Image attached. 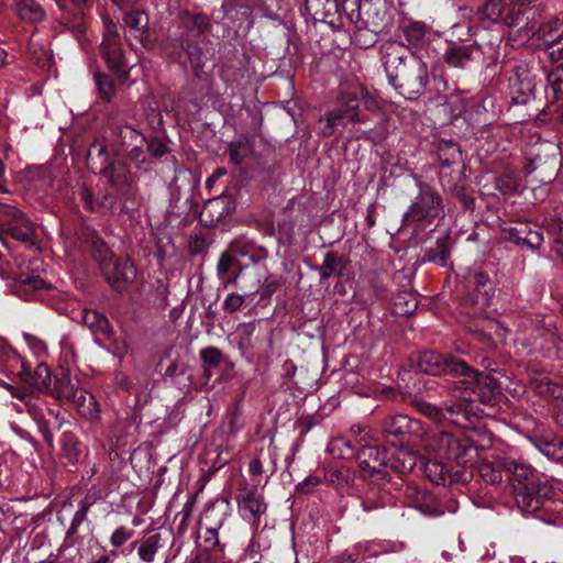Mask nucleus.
Masks as SVG:
<instances>
[{
    "instance_id": "nucleus-1",
    "label": "nucleus",
    "mask_w": 563,
    "mask_h": 563,
    "mask_svg": "<svg viewBox=\"0 0 563 563\" xmlns=\"http://www.w3.org/2000/svg\"><path fill=\"white\" fill-rule=\"evenodd\" d=\"M417 368L429 375H460L451 388L453 402L439 408L428 402H419V410L433 420H448L463 429L478 417L481 405H495L500 395V386L495 377L473 371L464 361L445 356L434 351L421 352Z\"/></svg>"
},
{
    "instance_id": "nucleus-2",
    "label": "nucleus",
    "mask_w": 563,
    "mask_h": 563,
    "mask_svg": "<svg viewBox=\"0 0 563 563\" xmlns=\"http://www.w3.org/2000/svg\"><path fill=\"white\" fill-rule=\"evenodd\" d=\"M478 457V446L467 433L440 431L427 438L421 467L424 476L437 485L466 483L475 471L486 483H500L501 471Z\"/></svg>"
},
{
    "instance_id": "nucleus-3",
    "label": "nucleus",
    "mask_w": 563,
    "mask_h": 563,
    "mask_svg": "<svg viewBox=\"0 0 563 563\" xmlns=\"http://www.w3.org/2000/svg\"><path fill=\"white\" fill-rule=\"evenodd\" d=\"M503 472L514 487L515 500L525 516H536L547 525L563 527V501L553 498L554 483L522 459H500Z\"/></svg>"
},
{
    "instance_id": "nucleus-4",
    "label": "nucleus",
    "mask_w": 563,
    "mask_h": 563,
    "mask_svg": "<svg viewBox=\"0 0 563 563\" xmlns=\"http://www.w3.org/2000/svg\"><path fill=\"white\" fill-rule=\"evenodd\" d=\"M397 46L386 47L384 67L388 82L396 89L406 88L408 92L420 95L428 84L427 64L417 55L409 59L396 52Z\"/></svg>"
},
{
    "instance_id": "nucleus-5",
    "label": "nucleus",
    "mask_w": 563,
    "mask_h": 563,
    "mask_svg": "<svg viewBox=\"0 0 563 563\" xmlns=\"http://www.w3.org/2000/svg\"><path fill=\"white\" fill-rule=\"evenodd\" d=\"M112 159L104 140L95 141L88 148L87 165L93 173L104 175L119 189L129 187L133 180L130 167L121 163L120 156Z\"/></svg>"
},
{
    "instance_id": "nucleus-6",
    "label": "nucleus",
    "mask_w": 563,
    "mask_h": 563,
    "mask_svg": "<svg viewBox=\"0 0 563 563\" xmlns=\"http://www.w3.org/2000/svg\"><path fill=\"white\" fill-rule=\"evenodd\" d=\"M536 37L545 46L549 56L553 60L563 59V23L559 20H550L541 24L538 29L530 22L511 33L512 41L525 43Z\"/></svg>"
},
{
    "instance_id": "nucleus-7",
    "label": "nucleus",
    "mask_w": 563,
    "mask_h": 563,
    "mask_svg": "<svg viewBox=\"0 0 563 563\" xmlns=\"http://www.w3.org/2000/svg\"><path fill=\"white\" fill-rule=\"evenodd\" d=\"M419 189L415 200L402 216L404 223L426 221L432 223L444 217V203L441 195L431 186L416 178Z\"/></svg>"
},
{
    "instance_id": "nucleus-8",
    "label": "nucleus",
    "mask_w": 563,
    "mask_h": 563,
    "mask_svg": "<svg viewBox=\"0 0 563 563\" xmlns=\"http://www.w3.org/2000/svg\"><path fill=\"white\" fill-rule=\"evenodd\" d=\"M24 243L29 249H36L34 224L16 208L0 203V241L8 247L4 235Z\"/></svg>"
},
{
    "instance_id": "nucleus-9",
    "label": "nucleus",
    "mask_w": 563,
    "mask_h": 563,
    "mask_svg": "<svg viewBox=\"0 0 563 563\" xmlns=\"http://www.w3.org/2000/svg\"><path fill=\"white\" fill-rule=\"evenodd\" d=\"M93 257L99 262L109 285L117 291H123L136 277L133 263L129 260L114 258L103 243L96 247Z\"/></svg>"
},
{
    "instance_id": "nucleus-10",
    "label": "nucleus",
    "mask_w": 563,
    "mask_h": 563,
    "mask_svg": "<svg viewBox=\"0 0 563 563\" xmlns=\"http://www.w3.org/2000/svg\"><path fill=\"white\" fill-rule=\"evenodd\" d=\"M236 503L239 514L243 520L257 530L267 510L262 490L257 486L243 481L240 484Z\"/></svg>"
},
{
    "instance_id": "nucleus-11",
    "label": "nucleus",
    "mask_w": 563,
    "mask_h": 563,
    "mask_svg": "<svg viewBox=\"0 0 563 563\" xmlns=\"http://www.w3.org/2000/svg\"><path fill=\"white\" fill-rule=\"evenodd\" d=\"M516 342L529 354L538 352L549 358H563V340L550 328L533 330L531 338L518 333Z\"/></svg>"
},
{
    "instance_id": "nucleus-12",
    "label": "nucleus",
    "mask_w": 563,
    "mask_h": 563,
    "mask_svg": "<svg viewBox=\"0 0 563 563\" xmlns=\"http://www.w3.org/2000/svg\"><path fill=\"white\" fill-rule=\"evenodd\" d=\"M361 101L355 96H345L338 109L329 112L319 120V130L330 136L334 133L335 126L346 125L349 123H364L366 119L360 112Z\"/></svg>"
},
{
    "instance_id": "nucleus-13",
    "label": "nucleus",
    "mask_w": 563,
    "mask_h": 563,
    "mask_svg": "<svg viewBox=\"0 0 563 563\" xmlns=\"http://www.w3.org/2000/svg\"><path fill=\"white\" fill-rule=\"evenodd\" d=\"M145 137L131 126H123L119 130L115 146L112 148L114 155H126L135 167L141 168L146 163V154L143 150Z\"/></svg>"
},
{
    "instance_id": "nucleus-14",
    "label": "nucleus",
    "mask_w": 563,
    "mask_h": 563,
    "mask_svg": "<svg viewBox=\"0 0 563 563\" xmlns=\"http://www.w3.org/2000/svg\"><path fill=\"white\" fill-rule=\"evenodd\" d=\"M402 493L410 507L416 508L428 517H439L446 511L443 500L412 482H408L402 486Z\"/></svg>"
},
{
    "instance_id": "nucleus-15",
    "label": "nucleus",
    "mask_w": 563,
    "mask_h": 563,
    "mask_svg": "<svg viewBox=\"0 0 563 563\" xmlns=\"http://www.w3.org/2000/svg\"><path fill=\"white\" fill-rule=\"evenodd\" d=\"M536 77L531 73L527 62H518L512 67V76L509 78V93L514 103L525 104L533 95Z\"/></svg>"
},
{
    "instance_id": "nucleus-16",
    "label": "nucleus",
    "mask_w": 563,
    "mask_h": 563,
    "mask_svg": "<svg viewBox=\"0 0 563 563\" xmlns=\"http://www.w3.org/2000/svg\"><path fill=\"white\" fill-rule=\"evenodd\" d=\"M126 36L130 41H136L144 47L153 43L152 34L148 29V16L144 11L132 10L123 18Z\"/></svg>"
},
{
    "instance_id": "nucleus-17",
    "label": "nucleus",
    "mask_w": 563,
    "mask_h": 563,
    "mask_svg": "<svg viewBox=\"0 0 563 563\" xmlns=\"http://www.w3.org/2000/svg\"><path fill=\"white\" fill-rule=\"evenodd\" d=\"M358 466L369 474H382L385 477L387 473V451L379 450L376 445L364 444L355 453Z\"/></svg>"
},
{
    "instance_id": "nucleus-18",
    "label": "nucleus",
    "mask_w": 563,
    "mask_h": 563,
    "mask_svg": "<svg viewBox=\"0 0 563 563\" xmlns=\"http://www.w3.org/2000/svg\"><path fill=\"white\" fill-rule=\"evenodd\" d=\"M168 539L169 533H163L162 530H152L141 540L133 542L132 545L136 550L141 562L153 563Z\"/></svg>"
},
{
    "instance_id": "nucleus-19",
    "label": "nucleus",
    "mask_w": 563,
    "mask_h": 563,
    "mask_svg": "<svg viewBox=\"0 0 563 563\" xmlns=\"http://www.w3.org/2000/svg\"><path fill=\"white\" fill-rule=\"evenodd\" d=\"M231 515V504L227 498L209 501L200 517V527L205 530L219 531Z\"/></svg>"
},
{
    "instance_id": "nucleus-20",
    "label": "nucleus",
    "mask_w": 563,
    "mask_h": 563,
    "mask_svg": "<svg viewBox=\"0 0 563 563\" xmlns=\"http://www.w3.org/2000/svg\"><path fill=\"white\" fill-rule=\"evenodd\" d=\"M383 432L387 435L404 437L410 434L417 438L426 434L421 421L413 420L406 415L391 416L385 419Z\"/></svg>"
},
{
    "instance_id": "nucleus-21",
    "label": "nucleus",
    "mask_w": 563,
    "mask_h": 563,
    "mask_svg": "<svg viewBox=\"0 0 563 563\" xmlns=\"http://www.w3.org/2000/svg\"><path fill=\"white\" fill-rule=\"evenodd\" d=\"M77 319L89 329L93 336L111 334L112 327L108 318L97 310L85 308L78 313Z\"/></svg>"
},
{
    "instance_id": "nucleus-22",
    "label": "nucleus",
    "mask_w": 563,
    "mask_h": 563,
    "mask_svg": "<svg viewBox=\"0 0 563 563\" xmlns=\"http://www.w3.org/2000/svg\"><path fill=\"white\" fill-rule=\"evenodd\" d=\"M417 464V456L405 448H395L393 451H387V468L399 473L406 474L413 470Z\"/></svg>"
},
{
    "instance_id": "nucleus-23",
    "label": "nucleus",
    "mask_w": 563,
    "mask_h": 563,
    "mask_svg": "<svg viewBox=\"0 0 563 563\" xmlns=\"http://www.w3.org/2000/svg\"><path fill=\"white\" fill-rule=\"evenodd\" d=\"M101 48L106 63L109 68L115 73L121 79L128 78V70L124 65L123 54L120 46V41L117 42H102Z\"/></svg>"
},
{
    "instance_id": "nucleus-24",
    "label": "nucleus",
    "mask_w": 563,
    "mask_h": 563,
    "mask_svg": "<svg viewBox=\"0 0 563 563\" xmlns=\"http://www.w3.org/2000/svg\"><path fill=\"white\" fill-rule=\"evenodd\" d=\"M178 19L188 37H197L210 26L208 16L202 13H190L187 10H181L178 13Z\"/></svg>"
},
{
    "instance_id": "nucleus-25",
    "label": "nucleus",
    "mask_w": 563,
    "mask_h": 563,
    "mask_svg": "<svg viewBox=\"0 0 563 563\" xmlns=\"http://www.w3.org/2000/svg\"><path fill=\"white\" fill-rule=\"evenodd\" d=\"M69 401L76 406L81 418L89 421H96L99 419V404L96 398L92 395H89L85 389L81 388Z\"/></svg>"
},
{
    "instance_id": "nucleus-26",
    "label": "nucleus",
    "mask_w": 563,
    "mask_h": 563,
    "mask_svg": "<svg viewBox=\"0 0 563 563\" xmlns=\"http://www.w3.org/2000/svg\"><path fill=\"white\" fill-rule=\"evenodd\" d=\"M451 255V239L443 235L437 239L435 245L424 250V258L428 262L435 263L442 267L449 266Z\"/></svg>"
},
{
    "instance_id": "nucleus-27",
    "label": "nucleus",
    "mask_w": 563,
    "mask_h": 563,
    "mask_svg": "<svg viewBox=\"0 0 563 563\" xmlns=\"http://www.w3.org/2000/svg\"><path fill=\"white\" fill-rule=\"evenodd\" d=\"M80 389L79 382L73 379L68 371L63 369L62 373L55 377L53 393L62 400L69 401Z\"/></svg>"
},
{
    "instance_id": "nucleus-28",
    "label": "nucleus",
    "mask_w": 563,
    "mask_h": 563,
    "mask_svg": "<svg viewBox=\"0 0 563 563\" xmlns=\"http://www.w3.org/2000/svg\"><path fill=\"white\" fill-rule=\"evenodd\" d=\"M532 445L548 460L563 463V440L562 439H529Z\"/></svg>"
},
{
    "instance_id": "nucleus-29",
    "label": "nucleus",
    "mask_w": 563,
    "mask_h": 563,
    "mask_svg": "<svg viewBox=\"0 0 563 563\" xmlns=\"http://www.w3.org/2000/svg\"><path fill=\"white\" fill-rule=\"evenodd\" d=\"M49 288L38 276H31L21 279L18 285V292L25 296V300H43L42 292Z\"/></svg>"
},
{
    "instance_id": "nucleus-30",
    "label": "nucleus",
    "mask_w": 563,
    "mask_h": 563,
    "mask_svg": "<svg viewBox=\"0 0 563 563\" xmlns=\"http://www.w3.org/2000/svg\"><path fill=\"white\" fill-rule=\"evenodd\" d=\"M472 45H451L444 53V60L453 67H465L472 59Z\"/></svg>"
},
{
    "instance_id": "nucleus-31",
    "label": "nucleus",
    "mask_w": 563,
    "mask_h": 563,
    "mask_svg": "<svg viewBox=\"0 0 563 563\" xmlns=\"http://www.w3.org/2000/svg\"><path fill=\"white\" fill-rule=\"evenodd\" d=\"M545 97L551 102L563 100V65L548 74Z\"/></svg>"
},
{
    "instance_id": "nucleus-32",
    "label": "nucleus",
    "mask_w": 563,
    "mask_h": 563,
    "mask_svg": "<svg viewBox=\"0 0 563 563\" xmlns=\"http://www.w3.org/2000/svg\"><path fill=\"white\" fill-rule=\"evenodd\" d=\"M12 396L20 399L25 410L33 417V419H38L41 411L43 410V401L37 397L34 396L32 393L16 388V387H9Z\"/></svg>"
},
{
    "instance_id": "nucleus-33",
    "label": "nucleus",
    "mask_w": 563,
    "mask_h": 563,
    "mask_svg": "<svg viewBox=\"0 0 563 563\" xmlns=\"http://www.w3.org/2000/svg\"><path fill=\"white\" fill-rule=\"evenodd\" d=\"M180 45L184 49H186L189 62L191 64V67L194 69V73L197 77L200 76V71L205 65V62L207 59L206 54L203 53L201 46L199 43H192L189 42L188 38H185L181 36L179 38Z\"/></svg>"
},
{
    "instance_id": "nucleus-34",
    "label": "nucleus",
    "mask_w": 563,
    "mask_h": 563,
    "mask_svg": "<svg viewBox=\"0 0 563 563\" xmlns=\"http://www.w3.org/2000/svg\"><path fill=\"white\" fill-rule=\"evenodd\" d=\"M401 34L409 48H419L424 42L426 26L420 22H409L402 25Z\"/></svg>"
},
{
    "instance_id": "nucleus-35",
    "label": "nucleus",
    "mask_w": 563,
    "mask_h": 563,
    "mask_svg": "<svg viewBox=\"0 0 563 563\" xmlns=\"http://www.w3.org/2000/svg\"><path fill=\"white\" fill-rule=\"evenodd\" d=\"M16 12L22 20L36 23L45 18V12L35 0H20L16 4Z\"/></svg>"
},
{
    "instance_id": "nucleus-36",
    "label": "nucleus",
    "mask_w": 563,
    "mask_h": 563,
    "mask_svg": "<svg viewBox=\"0 0 563 563\" xmlns=\"http://www.w3.org/2000/svg\"><path fill=\"white\" fill-rule=\"evenodd\" d=\"M307 9L314 20L323 21L338 10L335 0H307Z\"/></svg>"
},
{
    "instance_id": "nucleus-37",
    "label": "nucleus",
    "mask_w": 563,
    "mask_h": 563,
    "mask_svg": "<svg viewBox=\"0 0 563 563\" xmlns=\"http://www.w3.org/2000/svg\"><path fill=\"white\" fill-rule=\"evenodd\" d=\"M63 12V19L69 20L74 18L76 22H80L87 0H53Z\"/></svg>"
},
{
    "instance_id": "nucleus-38",
    "label": "nucleus",
    "mask_w": 563,
    "mask_h": 563,
    "mask_svg": "<svg viewBox=\"0 0 563 563\" xmlns=\"http://www.w3.org/2000/svg\"><path fill=\"white\" fill-rule=\"evenodd\" d=\"M345 268L344 261L334 255L333 253H327L322 265L319 267V274L322 279L331 276H340Z\"/></svg>"
},
{
    "instance_id": "nucleus-39",
    "label": "nucleus",
    "mask_w": 563,
    "mask_h": 563,
    "mask_svg": "<svg viewBox=\"0 0 563 563\" xmlns=\"http://www.w3.org/2000/svg\"><path fill=\"white\" fill-rule=\"evenodd\" d=\"M507 0H488L479 11L481 19L501 23Z\"/></svg>"
},
{
    "instance_id": "nucleus-40",
    "label": "nucleus",
    "mask_w": 563,
    "mask_h": 563,
    "mask_svg": "<svg viewBox=\"0 0 563 563\" xmlns=\"http://www.w3.org/2000/svg\"><path fill=\"white\" fill-rule=\"evenodd\" d=\"M93 78L100 98L107 102L111 101L115 93L113 80L108 75L99 71L95 73Z\"/></svg>"
},
{
    "instance_id": "nucleus-41",
    "label": "nucleus",
    "mask_w": 563,
    "mask_h": 563,
    "mask_svg": "<svg viewBox=\"0 0 563 563\" xmlns=\"http://www.w3.org/2000/svg\"><path fill=\"white\" fill-rule=\"evenodd\" d=\"M471 283L475 286L478 294L482 295L484 301L488 302L494 294L489 276L482 271H476L472 275Z\"/></svg>"
},
{
    "instance_id": "nucleus-42",
    "label": "nucleus",
    "mask_w": 563,
    "mask_h": 563,
    "mask_svg": "<svg viewBox=\"0 0 563 563\" xmlns=\"http://www.w3.org/2000/svg\"><path fill=\"white\" fill-rule=\"evenodd\" d=\"M252 153V146L246 139H241L230 145V161L239 165Z\"/></svg>"
},
{
    "instance_id": "nucleus-43",
    "label": "nucleus",
    "mask_w": 563,
    "mask_h": 563,
    "mask_svg": "<svg viewBox=\"0 0 563 563\" xmlns=\"http://www.w3.org/2000/svg\"><path fill=\"white\" fill-rule=\"evenodd\" d=\"M90 504L87 501L81 503L78 510L75 512L70 526L66 531L65 542L73 544V537L77 533L79 526L86 520Z\"/></svg>"
},
{
    "instance_id": "nucleus-44",
    "label": "nucleus",
    "mask_w": 563,
    "mask_h": 563,
    "mask_svg": "<svg viewBox=\"0 0 563 563\" xmlns=\"http://www.w3.org/2000/svg\"><path fill=\"white\" fill-rule=\"evenodd\" d=\"M203 543L206 551L210 552L208 556L211 560L219 561L221 560L222 548L219 541L218 531L205 530Z\"/></svg>"
},
{
    "instance_id": "nucleus-45",
    "label": "nucleus",
    "mask_w": 563,
    "mask_h": 563,
    "mask_svg": "<svg viewBox=\"0 0 563 563\" xmlns=\"http://www.w3.org/2000/svg\"><path fill=\"white\" fill-rule=\"evenodd\" d=\"M31 384L40 390L48 389L51 386V371L44 363H40L31 378Z\"/></svg>"
},
{
    "instance_id": "nucleus-46",
    "label": "nucleus",
    "mask_w": 563,
    "mask_h": 563,
    "mask_svg": "<svg viewBox=\"0 0 563 563\" xmlns=\"http://www.w3.org/2000/svg\"><path fill=\"white\" fill-rule=\"evenodd\" d=\"M329 450L334 454L338 453V456L342 459H347L355 454V449L352 446L351 442L344 438L332 440L329 444Z\"/></svg>"
},
{
    "instance_id": "nucleus-47",
    "label": "nucleus",
    "mask_w": 563,
    "mask_h": 563,
    "mask_svg": "<svg viewBox=\"0 0 563 563\" xmlns=\"http://www.w3.org/2000/svg\"><path fill=\"white\" fill-rule=\"evenodd\" d=\"M80 195L86 207L92 211H103L111 209L109 198L107 196H104L101 201H98L93 198L92 192L89 191L87 188H82Z\"/></svg>"
},
{
    "instance_id": "nucleus-48",
    "label": "nucleus",
    "mask_w": 563,
    "mask_h": 563,
    "mask_svg": "<svg viewBox=\"0 0 563 563\" xmlns=\"http://www.w3.org/2000/svg\"><path fill=\"white\" fill-rule=\"evenodd\" d=\"M108 340L107 352L112 354L115 357L122 358L126 351L128 346L124 340L118 339L114 335L113 329L111 328L110 335H103Z\"/></svg>"
},
{
    "instance_id": "nucleus-49",
    "label": "nucleus",
    "mask_w": 563,
    "mask_h": 563,
    "mask_svg": "<svg viewBox=\"0 0 563 563\" xmlns=\"http://www.w3.org/2000/svg\"><path fill=\"white\" fill-rule=\"evenodd\" d=\"M23 339L29 346L30 351L36 356V357H45L47 355V345L46 343L38 339L37 336L24 333Z\"/></svg>"
},
{
    "instance_id": "nucleus-50",
    "label": "nucleus",
    "mask_w": 563,
    "mask_h": 563,
    "mask_svg": "<svg viewBox=\"0 0 563 563\" xmlns=\"http://www.w3.org/2000/svg\"><path fill=\"white\" fill-rule=\"evenodd\" d=\"M133 536L134 530L132 528L121 526L113 531L110 538V543L114 548H120L124 543H126Z\"/></svg>"
},
{
    "instance_id": "nucleus-51",
    "label": "nucleus",
    "mask_w": 563,
    "mask_h": 563,
    "mask_svg": "<svg viewBox=\"0 0 563 563\" xmlns=\"http://www.w3.org/2000/svg\"><path fill=\"white\" fill-rule=\"evenodd\" d=\"M245 296L231 292L225 297L222 308L225 312H234L243 306Z\"/></svg>"
},
{
    "instance_id": "nucleus-52",
    "label": "nucleus",
    "mask_w": 563,
    "mask_h": 563,
    "mask_svg": "<svg viewBox=\"0 0 563 563\" xmlns=\"http://www.w3.org/2000/svg\"><path fill=\"white\" fill-rule=\"evenodd\" d=\"M201 360L210 367H214L221 360V353L216 347H206L200 351Z\"/></svg>"
},
{
    "instance_id": "nucleus-53",
    "label": "nucleus",
    "mask_w": 563,
    "mask_h": 563,
    "mask_svg": "<svg viewBox=\"0 0 563 563\" xmlns=\"http://www.w3.org/2000/svg\"><path fill=\"white\" fill-rule=\"evenodd\" d=\"M321 479L318 476L310 475L307 476L301 483L296 486L297 492L301 494H311L314 492L316 487L319 486Z\"/></svg>"
},
{
    "instance_id": "nucleus-54",
    "label": "nucleus",
    "mask_w": 563,
    "mask_h": 563,
    "mask_svg": "<svg viewBox=\"0 0 563 563\" xmlns=\"http://www.w3.org/2000/svg\"><path fill=\"white\" fill-rule=\"evenodd\" d=\"M517 242L527 244L531 250H537L543 242L542 234L538 231H530L525 239H518Z\"/></svg>"
},
{
    "instance_id": "nucleus-55",
    "label": "nucleus",
    "mask_w": 563,
    "mask_h": 563,
    "mask_svg": "<svg viewBox=\"0 0 563 563\" xmlns=\"http://www.w3.org/2000/svg\"><path fill=\"white\" fill-rule=\"evenodd\" d=\"M60 351L66 363L75 362L76 354L67 336H63L59 342Z\"/></svg>"
},
{
    "instance_id": "nucleus-56",
    "label": "nucleus",
    "mask_w": 563,
    "mask_h": 563,
    "mask_svg": "<svg viewBox=\"0 0 563 563\" xmlns=\"http://www.w3.org/2000/svg\"><path fill=\"white\" fill-rule=\"evenodd\" d=\"M508 329L499 322H489L487 335L495 340H504L507 335Z\"/></svg>"
},
{
    "instance_id": "nucleus-57",
    "label": "nucleus",
    "mask_w": 563,
    "mask_h": 563,
    "mask_svg": "<svg viewBox=\"0 0 563 563\" xmlns=\"http://www.w3.org/2000/svg\"><path fill=\"white\" fill-rule=\"evenodd\" d=\"M104 33H103V41L102 42H117L120 41L117 32V26L112 21L104 20Z\"/></svg>"
},
{
    "instance_id": "nucleus-58",
    "label": "nucleus",
    "mask_w": 563,
    "mask_h": 563,
    "mask_svg": "<svg viewBox=\"0 0 563 563\" xmlns=\"http://www.w3.org/2000/svg\"><path fill=\"white\" fill-rule=\"evenodd\" d=\"M232 264V257L228 253H223L217 264V273L219 277H224L230 271Z\"/></svg>"
},
{
    "instance_id": "nucleus-59",
    "label": "nucleus",
    "mask_w": 563,
    "mask_h": 563,
    "mask_svg": "<svg viewBox=\"0 0 563 563\" xmlns=\"http://www.w3.org/2000/svg\"><path fill=\"white\" fill-rule=\"evenodd\" d=\"M360 548L356 547L352 550H346L336 558V563H355L360 558Z\"/></svg>"
},
{
    "instance_id": "nucleus-60",
    "label": "nucleus",
    "mask_w": 563,
    "mask_h": 563,
    "mask_svg": "<svg viewBox=\"0 0 563 563\" xmlns=\"http://www.w3.org/2000/svg\"><path fill=\"white\" fill-rule=\"evenodd\" d=\"M223 203H224V200L222 198H220V197L210 199L205 205L203 212H206V211H214V212H217V220H219L223 216V209L222 210H218V209H220Z\"/></svg>"
},
{
    "instance_id": "nucleus-61",
    "label": "nucleus",
    "mask_w": 563,
    "mask_h": 563,
    "mask_svg": "<svg viewBox=\"0 0 563 563\" xmlns=\"http://www.w3.org/2000/svg\"><path fill=\"white\" fill-rule=\"evenodd\" d=\"M34 420L37 423L38 429H40L41 433L43 434L44 440L48 444H52L53 440H54V437H53V433L49 431L46 421L44 420L43 410L41 411V415H40L38 419H34Z\"/></svg>"
},
{
    "instance_id": "nucleus-62",
    "label": "nucleus",
    "mask_w": 563,
    "mask_h": 563,
    "mask_svg": "<svg viewBox=\"0 0 563 563\" xmlns=\"http://www.w3.org/2000/svg\"><path fill=\"white\" fill-rule=\"evenodd\" d=\"M147 148L155 157H161L167 152L166 144L161 140H151Z\"/></svg>"
},
{
    "instance_id": "nucleus-63",
    "label": "nucleus",
    "mask_w": 563,
    "mask_h": 563,
    "mask_svg": "<svg viewBox=\"0 0 563 563\" xmlns=\"http://www.w3.org/2000/svg\"><path fill=\"white\" fill-rule=\"evenodd\" d=\"M241 428V412L239 408H232L229 417V430L230 432H236Z\"/></svg>"
},
{
    "instance_id": "nucleus-64",
    "label": "nucleus",
    "mask_w": 563,
    "mask_h": 563,
    "mask_svg": "<svg viewBox=\"0 0 563 563\" xmlns=\"http://www.w3.org/2000/svg\"><path fill=\"white\" fill-rule=\"evenodd\" d=\"M330 482L338 484L339 486H343L344 484H347L350 481V473L349 471H334L330 474Z\"/></svg>"
}]
</instances>
